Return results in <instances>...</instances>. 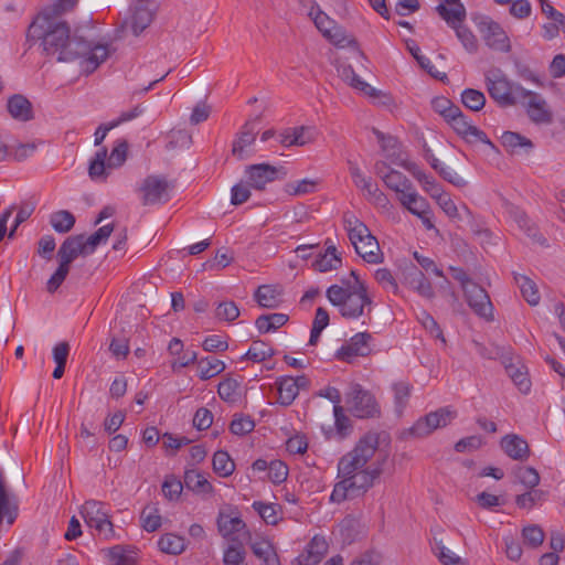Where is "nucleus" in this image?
<instances>
[{
  "instance_id": "f257e3e1",
  "label": "nucleus",
  "mask_w": 565,
  "mask_h": 565,
  "mask_svg": "<svg viewBox=\"0 0 565 565\" xmlns=\"http://www.w3.org/2000/svg\"><path fill=\"white\" fill-rule=\"evenodd\" d=\"M40 42L42 53L57 62H72L82 58L81 65L86 74L93 73L109 55L107 45L85 41L71 34L66 21H53L36 15L26 30V44L32 47Z\"/></svg>"
},
{
  "instance_id": "f03ea898",
  "label": "nucleus",
  "mask_w": 565,
  "mask_h": 565,
  "mask_svg": "<svg viewBox=\"0 0 565 565\" xmlns=\"http://www.w3.org/2000/svg\"><path fill=\"white\" fill-rule=\"evenodd\" d=\"M380 446V435L370 431L356 443L354 448L341 457L338 463V477L341 478L333 487L330 500L341 503L348 499L364 495L383 473L388 455L383 454L366 467L375 456Z\"/></svg>"
},
{
  "instance_id": "7ed1b4c3",
  "label": "nucleus",
  "mask_w": 565,
  "mask_h": 565,
  "mask_svg": "<svg viewBox=\"0 0 565 565\" xmlns=\"http://www.w3.org/2000/svg\"><path fill=\"white\" fill-rule=\"evenodd\" d=\"M326 296L343 318L358 319L364 315L370 316L372 311V299L367 294L365 284H359L354 290L343 289L340 285H331ZM371 320V317H369Z\"/></svg>"
},
{
  "instance_id": "20e7f679",
  "label": "nucleus",
  "mask_w": 565,
  "mask_h": 565,
  "mask_svg": "<svg viewBox=\"0 0 565 565\" xmlns=\"http://www.w3.org/2000/svg\"><path fill=\"white\" fill-rule=\"evenodd\" d=\"M156 4L152 0H136L129 9V15L115 30L114 38L120 40L130 31L135 36L140 35L153 21Z\"/></svg>"
},
{
  "instance_id": "39448f33",
  "label": "nucleus",
  "mask_w": 565,
  "mask_h": 565,
  "mask_svg": "<svg viewBox=\"0 0 565 565\" xmlns=\"http://www.w3.org/2000/svg\"><path fill=\"white\" fill-rule=\"evenodd\" d=\"M486 84L490 97L501 107L514 106L525 94L524 87L509 81L500 70H497L492 75H487Z\"/></svg>"
},
{
  "instance_id": "423d86ee",
  "label": "nucleus",
  "mask_w": 565,
  "mask_h": 565,
  "mask_svg": "<svg viewBox=\"0 0 565 565\" xmlns=\"http://www.w3.org/2000/svg\"><path fill=\"white\" fill-rule=\"evenodd\" d=\"M174 186L175 182L164 175L150 174L146 177L138 188L141 204L149 206L169 202Z\"/></svg>"
},
{
  "instance_id": "0eeeda50",
  "label": "nucleus",
  "mask_w": 565,
  "mask_h": 565,
  "mask_svg": "<svg viewBox=\"0 0 565 565\" xmlns=\"http://www.w3.org/2000/svg\"><path fill=\"white\" fill-rule=\"evenodd\" d=\"M456 416L457 413L450 407H440L418 418L411 428L404 431V435L416 438L427 437L434 430L449 425Z\"/></svg>"
},
{
  "instance_id": "6e6552de",
  "label": "nucleus",
  "mask_w": 565,
  "mask_h": 565,
  "mask_svg": "<svg viewBox=\"0 0 565 565\" xmlns=\"http://www.w3.org/2000/svg\"><path fill=\"white\" fill-rule=\"evenodd\" d=\"M347 403L349 411L356 418H377L381 416V407L375 396L360 384H355L352 387Z\"/></svg>"
},
{
  "instance_id": "1a4fd4ad",
  "label": "nucleus",
  "mask_w": 565,
  "mask_h": 565,
  "mask_svg": "<svg viewBox=\"0 0 565 565\" xmlns=\"http://www.w3.org/2000/svg\"><path fill=\"white\" fill-rule=\"evenodd\" d=\"M81 515L85 523L95 529L99 535L104 539L109 540L114 537V525L110 521L108 511L105 510V504L100 501L88 500L81 509Z\"/></svg>"
},
{
  "instance_id": "9d476101",
  "label": "nucleus",
  "mask_w": 565,
  "mask_h": 565,
  "mask_svg": "<svg viewBox=\"0 0 565 565\" xmlns=\"http://www.w3.org/2000/svg\"><path fill=\"white\" fill-rule=\"evenodd\" d=\"M447 124L455 130V132L465 139L467 142L480 141L484 145H489L494 148V145L488 138L484 131L468 120V117L463 115L460 108L457 109L452 115H448Z\"/></svg>"
},
{
  "instance_id": "9b49d317",
  "label": "nucleus",
  "mask_w": 565,
  "mask_h": 565,
  "mask_svg": "<svg viewBox=\"0 0 565 565\" xmlns=\"http://www.w3.org/2000/svg\"><path fill=\"white\" fill-rule=\"evenodd\" d=\"M373 335L369 332H359L337 351L335 358L351 363L358 356H367L372 352Z\"/></svg>"
},
{
  "instance_id": "f8f14e48",
  "label": "nucleus",
  "mask_w": 565,
  "mask_h": 565,
  "mask_svg": "<svg viewBox=\"0 0 565 565\" xmlns=\"http://www.w3.org/2000/svg\"><path fill=\"white\" fill-rule=\"evenodd\" d=\"M248 185L255 190H264L267 183L286 177L282 167L277 168L268 163H258L246 167Z\"/></svg>"
},
{
  "instance_id": "ddd939ff",
  "label": "nucleus",
  "mask_w": 565,
  "mask_h": 565,
  "mask_svg": "<svg viewBox=\"0 0 565 565\" xmlns=\"http://www.w3.org/2000/svg\"><path fill=\"white\" fill-rule=\"evenodd\" d=\"M519 103L526 108L530 119L537 125H550L553 121V113L551 111L546 100L537 93L525 89V94Z\"/></svg>"
},
{
  "instance_id": "4468645a",
  "label": "nucleus",
  "mask_w": 565,
  "mask_h": 565,
  "mask_svg": "<svg viewBox=\"0 0 565 565\" xmlns=\"http://www.w3.org/2000/svg\"><path fill=\"white\" fill-rule=\"evenodd\" d=\"M463 294L468 306L477 316L488 321L493 320V306L484 288L475 282L466 287Z\"/></svg>"
},
{
  "instance_id": "2eb2a0df",
  "label": "nucleus",
  "mask_w": 565,
  "mask_h": 565,
  "mask_svg": "<svg viewBox=\"0 0 565 565\" xmlns=\"http://www.w3.org/2000/svg\"><path fill=\"white\" fill-rule=\"evenodd\" d=\"M479 30L491 50L505 53L511 50L510 39L498 22L491 19L482 20L479 23Z\"/></svg>"
},
{
  "instance_id": "dca6fc26",
  "label": "nucleus",
  "mask_w": 565,
  "mask_h": 565,
  "mask_svg": "<svg viewBox=\"0 0 565 565\" xmlns=\"http://www.w3.org/2000/svg\"><path fill=\"white\" fill-rule=\"evenodd\" d=\"M386 168L387 167L385 162L375 163L376 174L381 177L388 189L396 192L398 199L401 194H405L406 192L411 191L412 188H414L413 183L405 174L397 170H390L384 172V169Z\"/></svg>"
},
{
  "instance_id": "f3484780",
  "label": "nucleus",
  "mask_w": 565,
  "mask_h": 565,
  "mask_svg": "<svg viewBox=\"0 0 565 565\" xmlns=\"http://www.w3.org/2000/svg\"><path fill=\"white\" fill-rule=\"evenodd\" d=\"M218 533L230 542H238V536L235 534H241L246 537H250L249 531L246 529V523L239 516H230L223 512H220L216 520Z\"/></svg>"
},
{
  "instance_id": "a211bd4d",
  "label": "nucleus",
  "mask_w": 565,
  "mask_h": 565,
  "mask_svg": "<svg viewBox=\"0 0 565 565\" xmlns=\"http://www.w3.org/2000/svg\"><path fill=\"white\" fill-rule=\"evenodd\" d=\"M19 515V500L17 495L10 494L7 490V483L3 471L0 468V524L6 519L9 525H12Z\"/></svg>"
},
{
  "instance_id": "6ab92c4d",
  "label": "nucleus",
  "mask_w": 565,
  "mask_h": 565,
  "mask_svg": "<svg viewBox=\"0 0 565 565\" xmlns=\"http://www.w3.org/2000/svg\"><path fill=\"white\" fill-rule=\"evenodd\" d=\"M89 255L84 245V235L68 236L60 246L57 252L58 263L71 267L72 263L79 256Z\"/></svg>"
},
{
  "instance_id": "aec40b11",
  "label": "nucleus",
  "mask_w": 565,
  "mask_h": 565,
  "mask_svg": "<svg viewBox=\"0 0 565 565\" xmlns=\"http://www.w3.org/2000/svg\"><path fill=\"white\" fill-rule=\"evenodd\" d=\"M7 110L18 121L26 122L34 118L32 103L22 94H14L8 98Z\"/></svg>"
},
{
  "instance_id": "412c9836",
  "label": "nucleus",
  "mask_w": 565,
  "mask_h": 565,
  "mask_svg": "<svg viewBox=\"0 0 565 565\" xmlns=\"http://www.w3.org/2000/svg\"><path fill=\"white\" fill-rule=\"evenodd\" d=\"M254 299L263 308H278L282 303V288L278 285H262L255 290Z\"/></svg>"
},
{
  "instance_id": "4be33fe9",
  "label": "nucleus",
  "mask_w": 565,
  "mask_h": 565,
  "mask_svg": "<svg viewBox=\"0 0 565 565\" xmlns=\"http://www.w3.org/2000/svg\"><path fill=\"white\" fill-rule=\"evenodd\" d=\"M501 448L513 460H526L530 448L525 439L515 434H508L501 439Z\"/></svg>"
},
{
  "instance_id": "5701e85b",
  "label": "nucleus",
  "mask_w": 565,
  "mask_h": 565,
  "mask_svg": "<svg viewBox=\"0 0 565 565\" xmlns=\"http://www.w3.org/2000/svg\"><path fill=\"white\" fill-rule=\"evenodd\" d=\"M435 11L448 25L465 22L467 18V10L460 0H445L435 8Z\"/></svg>"
},
{
  "instance_id": "b1692460",
  "label": "nucleus",
  "mask_w": 565,
  "mask_h": 565,
  "mask_svg": "<svg viewBox=\"0 0 565 565\" xmlns=\"http://www.w3.org/2000/svg\"><path fill=\"white\" fill-rule=\"evenodd\" d=\"M340 77L355 89L361 90L370 97H379L381 92L362 81L350 64H342L338 67Z\"/></svg>"
},
{
  "instance_id": "393cba45",
  "label": "nucleus",
  "mask_w": 565,
  "mask_h": 565,
  "mask_svg": "<svg viewBox=\"0 0 565 565\" xmlns=\"http://www.w3.org/2000/svg\"><path fill=\"white\" fill-rule=\"evenodd\" d=\"M406 280L407 284L420 296L428 299L435 296L431 282L416 266H412L411 268L407 269Z\"/></svg>"
},
{
  "instance_id": "a878e982",
  "label": "nucleus",
  "mask_w": 565,
  "mask_h": 565,
  "mask_svg": "<svg viewBox=\"0 0 565 565\" xmlns=\"http://www.w3.org/2000/svg\"><path fill=\"white\" fill-rule=\"evenodd\" d=\"M514 282L519 287L523 299L530 306H537L541 300V295L537 288V285L527 276L519 274L516 271L512 273Z\"/></svg>"
},
{
  "instance_id": "bb28decb",
  "label": "nucleus",
  "mask_w": 565,
  "mask_h": 565,
  "mask_svg": "<svg viewBox=\"0 0 565 565\" xmlns=\"http://www.w3.org/2000/svg\"><path fill=\"white\" fill-rule=\"evenodd\" d=\"M355 252L369 264H379L383 260L379 242L372 234L361 244H355Z\"/></svg>"
},
{
  "instance_id": "cd10ccee",
  "label": "nucleus",
  "mask_w": 565,
  "mask_h": 565,
  "mask_svg": "<svg viewBox=\"0 0 565 565\" xmlns=\"http://www.w3.org/2000/svg\"><path fill=\"white\" fill-rule=\"evenodd\" d=\"M398 201L413 215L422 217L423 213H428L429 203L420 196L414 188L405 194H401Z\"/></svg>"
},
{
  "instance_id": "c85d7f7f",
  "label": "nucleus",
  "mask_w": 565,
  "mask_h": 565,
  "mask_svg": "<svg viewBox=\"0 0 565 565\" xmlns=\"http://www.w3.org/2000/svg\"><path fill=\"white\" fill-rule=\"evenodd\" d=\"M343 222L345 230L348 231L350 242L354 247L355 244H361L369 235L372 234L367 226L353 214H345Z\"/></svg>"
},
{
  "instance_id": "c756f323",
  "label": "nucleus",
  "mask_w": 565,
  "mask_h": 565,
  "mask_svg": "<svg viewBox=\"0 0 565 565\" xmlns=\"http://www.w3.org/2000/svg\"><path fill=\"white\" fill-rule=\"evenodd\" d=\"M288 315L275 312L259 316L255 321V326L259 333L263 334L278 330L282 326H285L288 322Z\"/></svg>"
},
{
  "instance_id": "7c9ffc66",
  "label": "nucleus",
  "mask_w": 565,
  "mask_h": 565,
  "mask_svg": "<svg viewBox=\"0 0 565 565\" xmlns=\"http://www.w3.org/2000/svg\"><path fill=\"white\" fill-rule=\"evenodd\" d=\"M276 385L278 391L277 402L282 406L291 405L299 394L294 377L282 376L277 380Z\"/></svg>"
},
{
  "instance_id": "2f4dec72",
  "label": "nucleus",
  "mask_w": 565,
  "mask_h": 565,
  "mask_svg": "<svg viewBox=\"0 0 565 565\" xmlns=\"http://www.w3.org/2000/svg\"><path fill=\"white\" fill-rule=\"evenodd\" d=\"M252 552L263 563L262 565H280L273 544L267 540H259L250 545Z\"/></svg>"
},
{
  "instance_id": "473e14b6",
  "label": "nucleus",
  "mask_w": 565,
  "mask_h": 565,
  "mask_svg": "<svg viewBox=\"0 0 565 565\" xmlns=\"http://www.w3.org/2000/svg\"><path fill=\"white\" fill-rule=\"evenodd\" d=\"M183 482L186 489L195 493H211L213 491V486L195 469L185 471Z\"/></svg>"
},
{
  "instance_id": "72a5a7b5",
  "label": "nucleus",
  "mask_w": 565,
  "mask_h": 565,
  "mask_svg": "<svg viewBox=\"0 0 565 565\" xmlns=\"http://www.w3.org/2000/svg\"><path fill=\"white\" fill-rule=\"evenodd\" d=\"M256 139V132L250 128L249 124L246 122L243 126L236 140L233 142L232 154L238 160L246 159L245 148L253 145Z\"/></svg>"
},
{
  "instance_id": "f704fd0d",
  "label": "nucleus",
  "mask_w": 565,
  "mask_h": 565,
  "mask_svg": "<svg viewBox=\"0 0 565 565\" xmlns=\"http://www.w3.org/2000/svg\"><path fill=\"white\" fill-rule=\"evenodd\" d=\"M158 547L162 553L180 555L185 551V539L174 533H166L159 539Z\"/></svg>"
},
{
  "instance_id": "c9c22d12",
  "label": "nucleus",
  "mask_w": 565,
  "mask_h": 565,
  "mask_svg": "<svg viewBox=\"0 0 565 565\" xmlns=\"http://www.w3.org/2000/svg\"><path fill=\"white\" fill-rule=\"evenodd\" d=\"M78 0H54L53 3L46 6L38 15H43L53 21H62L61 15L72 11Z\"/></svg>"
},
{
  "instance_id": "e433bc0d",
  "label": "nucleus",
  "mask_w": 565,
  "mask_h": 565,
  "mask_svg": "<svg viewBox=\"0 0 565 565\" xmlns=\"http://www.w3.org/2000/svg\"><path fill=\"white\" fill-rule=\"evenodd\" d=\"M106 158L107 149L102 148L95 153L94 158H92V160L89 161L88 174L92 180H106L108 175L107 170L109 169L106 163Z\"/></svg>"
},
{
  "instance_id": "4c0bfd02",
  "label": "nucleus",
  "mask_w": 565,
  "mask_h": 565,
  "mask_svg": "<svg viewBox=\"0 0 565 565\" xmlns=\"http://www.w3.org/2000/svg\"><path fill=\"white\" fill-rule=\"evenodd\" d=\"M199 377L202 381L210 380L225 370V363L213 356H206L198 362Z\"/></svg>"
},
{
  "instance_id": "58836bf2",
  "label": "nucleus",
  "mask_w": 565,
  "mask_h": 565,
  "mask_svg": "<svg viewBox=\"0 0 565 565\" xmlns=\"http://www.w3.org/2000/svg\"><path fill=\"white\" fill-rule=\"evenodd\" d=\"M213 470L220 477H228L234 472L235 463L225 450H217L212 459Z\"/></svg>"
},
{
  "instance_id": "ea45409f",
  "label": "nucleus",
  "mask_w": 565,
  "mask_h": 565,
  "mask_svg": "<svg viewBox=\"0 0 565 565\" xmlns=\"http://www.w3.org/2000/svg\"><path fill=\"white\" fill-rule=\"evenodd\" d=\"M275 355V350L262 340L253 341L243 359L259 363Z\"/></svg>"
},
{
  "instance_id": "a19ab883",
  "label": "nucleus",
  "mask_w": 565,
  "mask_h": 565,
  "mask_svg": "<svg viewBox=\"0 0 565 565\" xmlns=\"http://www.w3.org/2000/svg\"><path fill=\"white\" fill-rule=\"evenodd\" d=\"M501 143L511 153H515L519 148H533V142L529 138L513 131L503 132Z\"/></svg>"
},
{
  "instance_id": "79ce46f5",
  "label": "nucleus",
  "mask_w": 565,
  "mask_h": 565,
  "mask_svg": "<svg viewBox=\"0 0 565 565\" xmlns=\"http://www.w3.org/2000/svg\"><path fill=\"white\" fill-rule=\"evenodd\" d=\"M455 30L458 40L461 42L463 47L469 53H476L478 50V41L472 31L463 24V22H455L452 25H449Z\"/></svg>"
},
{
  "instance_id": "37998d69",
  "label": "nucleus",
  "mask_w": 565,
  "mask_h": 565,
  "mask_svg": "<svg viewBox=\"0 0 565 565\" xmlns=\"http://www.w3.org/2000/svg\"><path fill=\"white\" fill-rule=\"evenodd\" d=\"M50 224L57 233L65 234L74 227L75 216L66 210H61L51 214Z\"/></svg>"
},
{
  "instance_id": "c03bdc74",
  "label": "nucleus",
  "mask_w": 565,
  "mask_h": 565,
  "mask_svg": "<svg viewBox=\"0 0 565 565\" xmlns=\"http://www.w3.org/2000/svg\"><path fill=\"white\" fill-rule=\"evenodd\" d=\"M134 552L130 545H115L108 550V561L111 565H135L136 559L128 553Z\"/></svg>"
},
{
  "instance_id": "a18cd8bd",
  "label": "nucleus",
  "mask_w": 565,
  "mask_h": 565,
  "mask_svg": "<svg viewBox=\"0 0 565 565\" xmlns=\"http://www.w3.org/2000/svg\"><path fill=\"white\" fill-rule=\"evenodd\" d=\"M113 231L114 225L107 224L99 227L95 233H93L87 238L84 237V245L88 254H93L99 244L105 243L111 235Z\"/></svg>"
},
{
  "instance_id": "49530a36",
  "label": "nucleus",
  "mask_w": 565,
  "mask_h": 565,
  "mask_svg": "<svg viewBox=\"0 0 565 565\" xmlns=\"http://www.w3.org/2000/svg\"><path fill=\"white\" fill-rule=\"evenodd\" d=\"M461 102L468 109L480 111L486 105V96L478 89L466 88L461 93Z\"/></svg>"
},
{
  "instance_id": "de8ad7c7",
  "label": "nucleus",
  "mask_w": 565,
  "mask_h": 565,
  "mask_svg": "<svg viewBox=\"0 0 565 565\" xmlns=\"http://www.w3.org/2000/svg\"><path fill=\"white\" fill-rule=\"evenodd\" d=\"M311 19L315 22L317 29L323 34V36L333 41L334 43H339L341 41L337 33L332 34L331 25L333 24V20H331L323 11L318 9Z\"/></svg>"
},
{
  "instance_id": "09e8293b",
  "label": "nucleus",
  "mask_w": 565,
  "mask_h": 565,
  "mask_svg": "<svg viewBox=\"0 0 565 565\" xmlns=\"http://www.w3.org/2000/svg\"><path fill=\"white\" fill-rule=\"evenodd\" d=\"M239 383L235 379L227 377L217 386L218 396L227 403H234L238 399Z\"/></svg>"
},
{
  "instance_id": "8fccbe9b",
  "label": "nucleus",
  "mask_w": 565,
  "mask_h": 565,
  "mask_svg": "<svg viewBox=\"0 0 565 565\" xmlns=\"http://www.w3.org/2000/svg\"><path fill=\"white\" fill-rule=\"evenodd\" d=\"M547 492L541 489H530L522 494L516 495L515 503L520 509H532L537 502L544 501Z\"/></svg>"
},
{
  "instance_id": "3c124183",
  "label": "nucleus",
  "mask_w": 565,
  "mask_h": 565,
  "mask_svg": "<svg viewBox=\"0 0 565 565\" xmlns=\"http://www.w3.org/2000/svg\"><path fill=\"white\" fill-rule=\"evenodd\" d=\"M245 550L241 541L231 542L224 551L223 562L225 565H241L245 561Z\"/></svg>"
},
{
  "instance_id": "603ef678",
  "label": "nucleus",
  "mask_w": 565,
  "mask_h": 565,
  "mask_svg": "<svg viewBox=\"0 0 565 565\" xmlns=\"http://www.w3.org/2000/svg\"><path fill=\"white\" fill-rule=\"evenodd\" d=\"M544 532L539 525L532 524L522 529L523 542L531 548L541 546L544 542Z\"/></svg>"
},
{
  "instance_id": "864d4df0",
  "label": "nucleus",
  "mask_w": 565,
  "mask_h": 565,
  "mask_svg": "<svg viewBox=\"0 0 565 565\" xmlns=\"http://www.w3.org/2000/svg\"><path fill=\"white\" fill-rule=\"evenodd\" d=\"M127 151H128V142L125 139H119L116 141L115 147L113 148L108 161L107 167L108 168H118L124 164V162L127 159Z\"/></svg>"
},
{
  "instance_id": "5fc2aeb1",
  "label": "nucleus",
  "mask_w": 565,
  "mask_h": 565,
  "mask_svg": "<svg viewBox=\"0 0 565 565\" xmlns=\"http://www.w3.org/2000/svg\"><path fill=\"white\" fill-rule=\"evenodd\" d=\"M252 507L255 511H257L259 516L267 524L275 525L278 523L277 508H279V507L277 504L265 503L262 501H255Z\"/></svg>"
},
{
  "instance_id": "6e6d98bb",
  "label": "nucleus",
  "mask_w": 565,
  "mask_h": 565,
  "mask_svg": "<svg viewBox=\"0 0 565 565\" xmlns=\"http://www.w3.org/2000/svg\"><path fill=\"white\" fill-rule=\"evenodd\" d=\"M239 316V309L237 305L232 301H222L215 309V317L221 321L232 322Z\"/></svg>"
},
{
  "instance_id": "4d7b16f0",
  "label": "nucleus",
  "mask_w": 565,
  "mask_h": 565,
  "mask_svg": "<svg viewBox=\"0 0 565 565\" xmlns=\"http://www.w3.org/2000/svg\"><path fill=\"white\" fill-rule=\"evenodd\" d=\"M342 265L339 255L329 256V254H320L312 264L315 270L326 273L332 269H338Z\"/></svg>"
},
{
  "instance_id": "13d9d810",
  "label": "nucleus",
  "mask_w": 565,
  "mask_h": 565,
  "mask_svg": "<svg viewBox=\"0 0 565 565\" xmlns=\"http://www.w3.org/2000/svg\"><path fill=\"white\" fill-rule=\"evenodd\" d=\"M516 479L526 488L534 489L540 483V475L533 467H520L515 470Z\"/></svg>"
},
{
  "instance_id": "bf43d9fd",
  "label": "nucleus",
  "mask_w": 565,
  "mask_h": 565,
  "mask_svg": "<svg viewBox=\"0 0 565 565\" xmlns=\"http://www.w3.org/2000/svg\"><path fill=\"white\" fill-rule=\"evenodd\" d=\"M433 551L444 565H458L461 562L460 557L445 546L443 541L435 540Z\"/></svg>"
},
{
  "instance_id": "052dcab7",
  "label": "nucleus",
  "mask_w": 565,
  "mask_h": 565,
  "mask_svg": "<svg viewBox=\"0 0 565 565\" xmlns=\"http://www.w3.org/2000/svg\"><path fill=\"white\" fill-rule=\"evenodd\" d=\"M395 406L399 413L405 408L409 395L411 386L406 382H398L393 385Z\"/></svg>"
},
{
  "instance_id": "680f3d73",
  "label": "nucleus",
  "mask_w": 565,
  "mask_h": 565,
  "mask_svg": "<svg viewBox=\"0 0 565 565\" xmlns=\"http://www.w3.org/2000/svg\"><path fill=\"white\" fill-rule=\"evenodd\" d=\"M70 269L71 267L58 263V267L46 282V291L49 294H54L61 287V285L67 277Z\"/></svg>"
},
{
  "instance_id": "e2e57ef3",
  "label": "nucleus",
  "mask_w": 565,
  "mask_h": 565,
  "mask_svg": "<svg viewBox=\"0 0 565 565\" xmlns=\"http://www.w3.org/2000/svg\"><path fill=\"white\" fill-rule=\"evenodd\" d=\"M288 476V467L281 460H273L269 462L268 478L275 483H282Z\"/></svg>"
},
{
  "instance_id": "0e129e2a",
  "label": "nucleus",
  "mask_w": 565,
  "mask_h": 565,
  "mask_svg": "<svg viewBox=\"0 0 565 565\" xmlns=\"http://www.w3.org/2000/svg\"><path fill=\"white\" fill-rule=\"evenodd\" d=\"M431 107L436 113L441 115L445 120H448V115H452L459 108L457 105L452 104L450 99L444 96L435 97L431 100Z\"/></svg>"
},
{
  "instance_id": "69168bd1",
  "label": "nucleus",
  "mask_w": 565,
  "mask_h": 565,
  "mask_svg": "<svg viewBox=\"0 0 565 565\" xmlns=\"http://www.w3.org/2000/svg\"><path fill=\"white\" fill-rule=\"evenodd\" d=\"M157 509H143L141 512L142 527L147 532H154L161 526V516L157 513Z\"/></svg>"
},
{
  "instance_id": "338daca9",
  "label": "nucleus",
  "mask_w": 565,
  "mask_h": 565,
  "mask_svg": "<svg viewBox=\"0 0 565 565\" xmlns=\"http://www.w3.org/2000/svg\"><path fill=\"white\" fill-rule=\"evenodd\" d=\"M255 423L249 416H241L231 422L230 430L234 435L243 436L254 430Z\"/></svg>"
},
{
  "instance_id": "774afa93",
  "label": "nucleus",
  "mask_w": 565,
  "mask_h": 565,
  "mask_svg": "<svg viewBox=\"0 0 565 565\" xmlns=\"http://www.w3.org/2000/svg\"><path fill=\"white\" fill-rule=\"evenodd\" d=\"M183 483L173 476L167 477L162 483V492L169 500H175L180 497Z\"/></svg>"
}]
</instances>
